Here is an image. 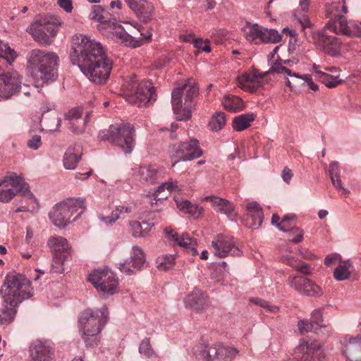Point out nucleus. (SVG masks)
Masks as SVG:
<instances>
[{"instance_id": "1a4fd4ad", "label": "nucleus", "mask_w": 361, "mask_h": 361, "mask_svg": "<svg viewBox=\"0 0 361 361\" xmlns=\"http://www.w3.org/2000/svg\"><path fill=\"white\" fill-rule=\"evenodd\" d=\"M47 245L53 254V269L56 272H62L64 269L61 267L71 259V247L68 240L61 236H51Z\"/></svg>"}, {"instance_id": "09e8293b", "label": "nucleus", "mask_w": 361, "mask_h": 361, "mask_svg": "<svg viewBox=\"0 0 361 361\" xmlns=\"http://www.w3.org/2000/svg\"><path fill=\"white\" fill-rule=\"evenodd\" d=\"M250 301L266 309L269 312L275 313L279 310V307L277 306L270 305L267 301L261 298H252L250 299Z\"/></svg>"}, {"instance_id": "4468645a", "label": "nucleus", "mask_w": 361, "mask_h": 361, "mask_svg": "<svg viewBox=\"0 0 361 361\" xmlns=\"http://www.w3.org/2000/svg\"><path fill=\"white\" fill-rule=\"evenodd\" d=\"M173 157L178 158L173 164V166L180 161H190L200 157L203 152L199 146V141L191 139L188 142H182L178 145H173L171 147Z\"/></svg>"}, {"instance_id": "79ce46f5", "label": "nucleus", "mask_w": 361, "mask_h": 361, "mask_svg": "<svg viewBox=\"0 0 361 361\" xmlns=\"http://www.w3.org/2000/svg\"><path fill=\"white\" fill-rule=\"evenodd\" d=\"M238 353V350L236 348L219 344L217 361H231Z\"/></svg>"}, {"instance_id": "8fccbe9b", "label": "nucleus", "mask_w": 361, "mask_h": 361, "mask_svg": "<svg viewBox=\"0 0 361 361\" xmlns=\"http://www.w3.org/2000/svg\"><path fill=\"white\" fill-rule=\"evenodd\" d=\"M331 183L336 190H341L342 194L347 197L350 194V191L343 186L340 173L330 177Z\"/></svg>"}, {"instance_id": "f03ea898", "label": "nucleus", "mask_w": 361, "mask_h": 361, "mask_svg": "<svg viewBox=\"0 0 361 361\" xmlns=\"http://www.w3.org/2000/svg\"><path fill=\"white\" fill-rule=\"evenodd\" d=\"M27 61L35 86H42L57 79L59 57L54 52L33 49L28 54Z\"/></svg>"}, {"instance_id": "6e6d98bb", "label": "nucleus", "mask_w": 361, "mask_h": 361, "mask_svg": "<svg viewBox=\"0 0 361 361\" xmlns=\"http://www.w3.org/2000/svg\"><path fill=\"white\" fill-rule=\"evenodd\" d=\"M27 145L28 148L37 150L42 145L41 136L39 135H33L30 139L27 140Z\"/></svg>"}, {"instance_id": "603ef678", "label": "nucleus", "mask_w": 361, "mask_h": 361, "mask_svg": "<svg viewBox=\"0 0 361 361\" xmlns=\"http://www.w3.org/2000/svg\"><path fill=\"white\" fill-rule=\"evenodd\" d=\"M165 189V185H163V183H161L159 186L157 187V189L152 195V197L154 198L151 199V204L152 207L154 206V204H157L158 202L161 203L163 200H164L167 197V195H161L159 197L160 193L162 191H164Z\"/></svg>"}, {"instance_id": "a211bd4d", "label": "nucleus", "mask_w": 361, "mask_h": 361, "mask_svg": "<svg viewBox=\"0 0 361 361\" xmlns=\"http://www.w3.org/2000/svg\"><path fill=\"white\" fill-rule=\"evenodd\" d=\"M288 284L298 293L309 297L320 296L323 294L322 288L311 279L303 276H290Z\"/></svg>"}, {"instance_id": "20e7f679", "label": "nucleus", "mask_w": 361, "mask_h": 361, "mask_svg": "<svg viewBox=\"0 0 361 361\" xmlns=\"http://www.w3.org/2000/svg\"><path fill=\"white\" fill-rule=\"evenodd\" d=\"M347 12L345 0L326 5V16L329 18V22L326 24L324 29L337 33V25H338L339 29L343 35L350 37H361V21L347 23L344 16Z\"/></svg>"}, {"instance_id": "5701e85b", "label": "nucleus", "mask_w": 361, "mask_h": 361, "mask_svg": "<svg viewBox=\"0 0 361 361\" xmlns=\"http://www.w3.org/2000/svg\"><path fill=\"white\" fill-rule=\"evenodd\" d=\"M30 357L32 361H53L54 350L50 343L45 341H36L30 347Z\"/></svg>"}, {"instance_id": "2eb2a0df", "label": "nucleus", "mask_w": 361, "mask_h": 361, "mask_svg": "<svg viewBox=\"0 0 361 361\" xmlns=\"http://www.w3.org/2000/svg\"><path fill=\"white\" fill-rule=\"evenodd\" d=\"M157 99L154 87L149 81H142L137 85L134 92L128 96L129 103L139 107L146 106Z\"/></svg>"}, {"instance_id": "49530a36", "label": "nucleus", "mask_w": 361, "mask_h": 361, "mask_svg": "<svg viewBox=\"0 0 361 361\" xmlns=\"http://www.w3.org/2000/svg\"><path fill=\"white\" fill-rule=\"evenodd\" d=\"M139 352L148 358L157 357V355L152 348L149 338H145L141 341L139 346Z\"/></svg>"}, {"instance_id": "774afa93", "label": "nucleus", "mask_w": 361, "mask_h": 361, "mask_svg": "<svg viewBox=\"0 0 361 361\" xmlns=\"http://www.w3.org/2000/svg\"><path fill=\"white\" fill-rule=\"evenodd\" d=\"M281 261L293 268H294L295 263L298 262V259L290 255L282 256Z\"/></svg>"}, {"instance_id": "bb28decb", "label": "nucleus", "mask_w": 361, "mask_h": 361, "mask_svg": "<svg viewBox=\"0 0 361 361\" xmlns=\"http://www.w3.org/2000/svg\"><path fill=\"white\" fill-rule=\"evenodd\" d=\"M343 354L346 361H361V336L349 338L348 343L344 346Z\"/></svg>"}, {"instance_id": "39448f33", "label": "nucleus", "mask_w": 361, "mask_h": 361, "mask_svg": "<svg viewBox=\"0 0 361 361\" xmlns=\"http://www.w3.org/2000/svg\"><path fill=\"white\" fill-rule=\"evenodd\" d=\"M135 130L129 123L122 122L111 125L108 129L101 130L99 137L101 140L111 142L120 148L125 154H130L135 145Z\"/></svg>"}, {"instance_id": "0eeeda50", "label": "nucleus", "mask_w": 361, "mask_h": 361, "mask_svg": "<svg viewBox=\"0 0 361 361\" xmlns=\"http://www.w3.org/2000/svg\"><path fill=\"white\" fill-rule=\"evenodd\" d=\"M1 297L21 303L33 295L30 281L23 274L12 271L8 273L0 289Z\"/></svg>"}, {"instance_id": "3c124183", "label": "nucleus", "mask_w": 361, "mask_h": 361, "mask_svg": "<svg viewBox=\"0 0 361 361\" xmlns=\"http://www.w3.org/2000/svg\"><path fill=\"white\" fill-rule=\"evenodd\" d=\"M295 219V215L294 214H286L285 215L279 224L277 225L278 229L281 231H287V228H289L292 226L291 221Z\"/></svg>"}, {"instance_id": "de8ad7c7", "label": "nucleus", "mask_w": 361, "mask_h": 361, "mask_svg": "<svg viewBox=\"0 0 361 361\" xmlns=\"http://www.w3.org/2000/svg\"><path fill=\"white\" fill-rule=\"evenodd\" d=\"M288 75H290V77L300 78V79L304 80L307 84L310 89H311L312 90H313L314 92H316L319 89V86L313 82V80L310 75H307V74L300 75L297 73H293L292 71H291L290 74H288Z\"/></svg>"}, {"instance_id": "680f3d73", "label": "nucleus", "mask_w": 361, "mask_h": 361, "mask_svg": "<svg viewBox=\"0 0 361 361\" xmlns=\"http://www.w3.org/2000/svg\"><path fill=\"white\" fill-rule=\"evenodd\" d=\"M194 45L198 49L204 51L205 52H210V44L208 40L203 41L202 39H196L194 41Z\"/></svg>"}, {"instance_id": "e2e57ef3", "label": "nucleus", "mask_w": 361, "mask_h": 361, "mask_svg": "<svg viewBox=\"0 0 361 361\" xmlns=\"http://www.w3.org/2000/svg\"><path fill=\"white\" fill-rule=\"evenodd\" d=\"M202 211L203 209L202 207H200L196 204H193L190 202V205H188L185 212L188 213L192 216H199L202 212Z\"/></svg>"}, {"instance_id": "ea45409f", "label": "nucleus", "mask_w": 361, "mask_h": 361, "mask_svg": "<svg viewBox=\"0 0 361 361\" xmlns=\"http://www.w3.org/2000/svg\"><path fill=\"white\" fill-rule=\"evenodd\" d=\"M352 267V262L350 260L343 262L339 264L334 271V277L338 281H345L349 279L350 272L349 269Z\"/></svg>"}, {"instance_id": "4d7b16f0", "label": "nucleus", "mask_w": 361, "mask_h": 361, "mask_svg": "<svg viewBox=\"0 0 361 361\" xmlns=\"http://www.w3.org/2000/svg\"><path fill=\"white\" fill-rule=\"evenodd\" d=\"M298 326L300 333H307L314 330V324L311 320H300L298 322Z\"/></svg>"}, {"instance_id": "bf43d9fd", "label": "nucleus", "mask_w": 361, "mask_h": 361, "mask_svg": "<svg viewBox=\"0 0 361 361\" xmlns=\"http://www.w3.org/2000/svg\"><path fill=\"white\" fill-rule=\"evenodd\" d=\"M298 20L300 24L302 30L304 32V35L307 37V32L306 31V30L310 29L312 26V23L309 18L307 17V16L302 15L300 17L298 18Z\"/></svg>"}, {"instance_id": "4be33fe9", "label": "nucleus", "mask_w": 361, "mask_h": 361, "mask_svg": "<svg viewBox=\"0 0 361 361\" xmlns=\"http://www.w3.org/2000/svg\"><path fill=\"white\" fill-rule=\"evenodd\" d=\"M103 28L102 32L107 37L119 39L121 42L125 43L126 45L132 47L139 46L137 42L135 41L133 37L129 35L120 24L111 20L109 25L103 26Z\"/></svg>"}, {"instance_id": "6e6552de", "label": "nucleus", "mask_w": 361, "mask_h": 361, "mask_svg": "<svg viewBox=\"0 0 361 361\" xmlns=\"http://www.w3.org/2000/svg\"><path fill=\"white\" fill-rule=\"evenodd\" d=\"M18 193L23 196L35 197L22 177L17 176L15 173H8L0 182V201L8 202Z\"/></svg>"}, {"instance_id": "f8f14e48", "label": "nucleus", "mask_w": 361, "mask_h": 361, "mask_svg": "<svg viewBox=\"0 0 361 361\" xmlns=\"http://www.w3.org/2000/svg\"><path fill=\"white\" fill-rule=\"evenodd\" d=\"M312 39L319 49L331 56L341 54V41L336 36L328 35L324 31L312 32Z\"/></svg>"}, {"instance_id": "f257e3e1", "label": "nucleus", "mask_w": 361, "mask_h": 361, "mask_svg": "<svg viewBox=\"0 0 361 361\" xmlns=\"http://www.w3.org/2000/svg\"><path fill=\"white\" fill-rule=\"evenodd\" d=\"M70 59L95 84L105 83L112 69V61L106 55L100 43L81 36L80 41L74 42Z\"/></svg>"}, {"instance_id": "393cba45", "label": "nucleus", "mask_w": 361, "mask_h": 361, "mask_svg": "<svg viewBox=\"0 0 361 361\" xmlns=\"http://www.w3.org/2000/svg\"><path fill=\"white\" fill-rule=\"evenodd\" d=\"M2 305L0 308V324L7 325L14 321L17 314V307L20 304L8 297H1Z\"/></svg>"}, {"instance_id": "f704fd0d", "label": "nucleus", "mask_w": 361, "mask_h": 361, "mask_svg": "<svg viewBox=\"0 0 361 361\" xmlns=\"http://www.w3.org/2000/svg\"><path fill=\"white\" fill-rule=\"evenodd\" d=\"M222 104L225 109L231 112H238L245 108L243 99L234 95L225 96L222 100Z\"/></svg>"}, {"instance_id": "2f4dec72", "label": "nucleus", "mask_w": 361, "mask_h": 361, "mask_svg": "<svg viewBox=\"0 0 361 361\" xmlns=\"http://www.w3.org/2000/svg\"><path fill=\"white\" fill-rule=\"evenodd\" d=\"M255 75H252L251 73H245L238 76L237 82L238 87L249 92H255L258 87L260 86L259 84L255 82Z\"/></svg>"}, {"instance_id": "a878e982", "label": "nucleus", "mask_w": 361, "mask_h": 361, "mask_svg": "<svg viewBox=\"0 0 361 361\" xmlns=\"http://www.w3.org/2000/svg\"><path fill=\"white\" fill-rule=\"evenodd\" d=\"M163 169L154 166H142L138 171L140 181L152 185L159 183L163 178Z\"/></svg>"}, {"instance_id": "0e129e2a", "label": "nucleus", "mask_w": 361, "mask_h": 361, "mask_svg": "<svg viewBox=\"0 0 361 361\" xmlns=\"http://www.w3.org/2000/svg\"><path fill=\"white\" fill-rule=\"evenodd\" d=\"M59 6L65 11L71 13L73 10V4L71 0H58Z\"/></svg>"}, {"instance_id": "72a5a7b5", "label": "nucleus", "mask_w": 361, "mask_h": 361, "mask_svg": "<svg viewBox=\"0 0 361 361\" xmlns=\"http://www.w3.org/2000/svg\"><path fill=\"white\" fill-rule=\"evenodd\" d=\"M130 226L134 237H145L149 233L154 224L144 221L142 222L133 221L130 222Z\"/></svg>"}, {"instance_id": "5fc2aeb1", "label": "nucleus", "mask_w": 361, "mask_h": 361, "mask_svg": "<svg viewBox=\"0 0 361 361\" xmlns=\"http://www.w3.org/2000/svg\"><path fill=\"white\" fill-rule=\"evenodd\" d=\"M295 271L303 274L305 275H311L312 274V270L310 269V264L307 263H305L304 262L298 261L295 263L294 268Z\"/></svg>"}, {"instance_id": "37998d69", "label": "nucleus", "mask_w": 361, "mask_h": 361, "mask_svg": "<svg viewBox=\"0 0 361 361\" xmlns=\"http://www.w3.org/2000/svg\"><path fill=\"white\" fill-rule=\"evenodd\" d=\"M225 125V114L221 111L215 113L209 122V126L213 131L220 130Z\"/></svg>"}, {"instance_id": "412c9836", "label": "nucleus", "mask_w": 361, "mask_h": 361, "mask_svg": "<svg viewBox=\"0 0 361 361\" xmlns=\"http://www.w3.org/2000/svg\"><path fill=\"white\" fill-rule=\"evenodd\" d=\"M164 233L169 240L173 243V245H179L183 247L188 253L192 256L198 254L196 248L197 240L196 239L190 237L188 233H183L179 235L177 232L171 228H166Z\"/></svg>"}, {"instance_id": "7c9ffc66", "label": "nucleus", "mask_w": 361, "mask_h": 361, "mask_svg": "<svg viewBox=\"0 0 361 361\" xmlns=\"http://www.w3.org/2000/svg\"><path fill=\"white\" fill-rule=\"evenodd\" d=\"M90 18L99 23L97 27L100 31H102L104 29L103 26L109 25V22L111 20L110 15L99 5H95L92 7Z\"/></svg>"}, {"instance_id": "c03bdc74", "label": "nucleus", "mask_w": 361, "mask_h": 361, "mask_svg": "<svg viewBox=\"0 0 361 361\" xmlns=\"http://www.w3.org/2000/svg\"><path fill=\"white\" fill-rule=\"evenodd\" d=\"M175 257L174 255H164L157 257L156 260L157 268L162 271L168 270L174 264Z\"/></svg>"}, {"instance_id": "052dcab7", "label": "nucleus", "mask_w": 361, "mask_h": 361, "mask_svg": "<svg viewBox=\"0 0 361 361\" xmlns=\"http://www.w3.org/2000/svg\"><path fill=\"white\" fill-rule=\"evenodd\" d=\"M82 111L78 107H75L71 109L66 114V118L68 121H73L79 119L82 116Z\"/></svg>"}, {"instance_id": "6ab92c4d", "label": "nucleus", "mask_w": 361, "mask_h": 361, "mask_svg": "<svg viewBox=\"0 0 361 361\" xmlns=\"http://www.w3.org/2000/svg\"><path fill=\"white\" fill-rule=\"evenodd\" d=\"M212 245L214 249V255L220 258H224L228 255L240 256L242 251L228 237L223 234H219L212 241Z\"/></svg>"}, {"instance_id": "9d476101", "label": "nucleus", "mask_w": 361, "mask_h": 361, "mask_svg": "<svg viewBox=\"0 0 361 361\" xmlns=\"http://www.w3.org/2000/svg\"><path fill=\"white\" fill-rule=\"evenodd\" d=\"M88 281L104 295H113L118 285L116 274L108 269L94 270L89 275Z\"/></svg>"}, {"instance_id": "cd10ccee", "label": "nucleus", "mask_w": 361, "mask_h": 361, "mask_svg": "<svg viewBox=\"0 0 361 361\" xmlns=\"http://www.w3.org/2000/svg\"><path fill=\"white\" fill-rule=\"evenodd\" d=\"M219 344L208 346L206 343H200L194 348V354L203 361H217Z\"/></svg>"}, {"instance_id": "473e14b6", "label": "nucleus", "mask_w": 361, "mask_h": 361, "mask_svg": "<svg viewBox=\"0 0 361 361\" xmlns=\"http://www.w3.org/2000/svg\"><path fill=\"white\" fill-rule=\"evenodd\" d=\"M273 73H277V74H290L291 70L288 69V68L285 66H282L281 63L275 62L274 64L271 66V68L269 69V71L264 72V73H259V71L257 69H254L252 71V73H251L252 75H255V82L259 84L258 79L259 78H264L267 77V75Z\"/></svg>"}, {"instance_id": "423d86ee", "label": "nucleus", "mask_w": 361, "mask_h": 361, "mask_svg": "<svg viewBox=\"0 0 361 361\" xmlns=\"http://www.w3.org/2000/svg\"><path fill=\"white\" fill-rule=\"evenodd\" d=\"M86 209L83 198H68L57 203L49 213L54 226L61 228L76 221Z\"/></svg>"}, {"instance_id": "c756f323", "label": "nucleus", "mask_w": 361, "mask_h": 361, "mask_svg": "<svg viewBox=\"0 0 361 361\" xmlns=\"http://www.w3.org/2000/svg\"><path fill=\"white\" fill-rule=\"evenodd\" d=\"M82 152L80 146L68 147L64 154L63 166L68 170L75 169L81 159Z\"/></svg>"}, {"instance_id": "9b49d317", "label": "nucleus", "mask_w": 361, "mask_h": 361, "mask_svg": "<svg viewBox=\"0 0 361 361\" xmlns=\"http://www.w3.org/2000/svg\"><path fill=\"white\" fill-rule=\"evenodd\" d=\"M246 39L255 44L278 43L281 39V35L274 29H267L257 24L247 25L245 28Z\"/></svg>"}, {"instance_id": "c9c22d12", "label": "nucleus", "mask_w": 361, "mask_h": 361, "mask_svg": "<svg viewBox=\"0 0 361 361\" xmlns=\"http://www.w3.org/2000/svg\"><path fill=\"white\" fill-rule=\"evenodd\" d=\"M205 200H210L212 205L216 207L217 211L229 216L234 210L233 204L227 200L217 197H206Z\"/></svg>"}, {"instance_id": "c85d7f7f", "label": "nucleus", "mask_w": 361, "mask_h": 361, "mask_svg": "<svg viewBox=\"0 0 361 361\" xmlns=\"http://www.w3.org/2000/svg\"><path fill=\"white\" fill-rule=\"evenodd\" d=\"M247 215L252 219V223H246L245 225L252 228H258L264 219V212L262 207L256 201L249 202L246 206Z\"/></svg>"}, {"instance_id": "a19ab883", "label": "nucleus", "mask_w": 361, "mask_h": 361, "mask_svg": "<svg viewBox=\"0 0 361 361\" xmlns=\"http://www.w3.org/2000/svg\"><path fill=\"white\" fill-rule=\"evenodd\" d=\"M318 78L329 88H334L345 82L339 75H331L323 71L318 72Z\"/></svg>"}, {"instance_id": "864d4df0", "label": "nucleus", "mask_w": 361, "mask_h": 361, "mask_svg": "<svg viewBox=\"0 0 361 361\" xmlns=\"http://www.w3.org/2000/svg\"><path fill=\"white\" fill-rule=\"evenodd\" d=\"M14 54V50L11 49L8 44L0 42V57L8 61L10 57H13Z\"/></svg>"}, {"instance_id": "69168bd1", "label": "nucleus", "mask_w": 361, "mask_h": 361, "mask_svg": "<svg viewBox=\"0 0 361 361\" xmlns=\"http://www.w3.org/2000/svg\"><path fill=\"white\" fill-rule=\"evenodd\" d=\"M281 177L284 182L289 184L293 177L292 171L289 168L285 167L282 171Z\"/></svg>"}, {"instance_id": "e433bc0d", "label": "nucleus", "mask_w": 361, "mask_h": 361, "mask_svg": "<svg viewBox=\"0 0 361 361\" xmlns=\"http://www.w3.org/2000/svg\"><path fill=\"white\" fill-rule=\"evenodd\" d=\"M255 118V115L252 113L243 114L238 116L233 120V128L236 131H242L247 128Z\"/></svg>"}, {"instance_id": "a18cd8bd", "label": "nucleus", "mask_w": 361, "mask_h": 361, "mask_svg": "<svg viewBox=\"0 0 361 361\" xmlns=\"http://www.w3.org/2000/svg\"><path fill=\"white\" fill-rule=\"evenodd\" d=\"M288 233V238L294 243H299L303 240L304 232L299 227L290 226L285 231Z\"/></svg>"}, {"instance_id": "13d9d810", "label": "nucleus", "mask_w": 361, "mask_h": 361, "mask_svg": "<svg viewBox=\"0 0 361 361\" xmlns=\"http://www.w3.org/2000/svg\"><path fill=\"white\" fill-rule=\"evenodd\" d=\"M310 320L314 324V325L315 324L319 327H323L324 326L321 324V323L323 322V314L322 312V310H314L312 313Z\"/></svg>"}, {"instance_id": "338daca9", "label": "nucleus", "mask_w": 361, "mask_h": 361, "mask_svg": "<svg viewBox=\"0 0 361 361\" xmlns=\"http://www.w3.org/2000/svg\"><path fill=\"white\" fill-rule=\"evenodd\" d=\"M329 173L330 177L340 173L339 165L337 161H333L329 164Z\"/></svg>"}, {"instance_id": "7ed1b4c3", "label": "nucleus", "mask_w": 361, "mask_h": 361, "mask_svg": "<svg viewBox=\"0 0 361 361\" xmlns=\"http://www.w3.org/2000/svg\"><path fill=\"white\" fill-rule=\"evenodd\" d=\"M109 312L106 306L99 310L87 309L80 313L78 322L80 331L87 347L94 348L100 342V333L106 323Z\"/></svg>"}, {"instance_id": "4c0bfd02", "label": "nucleus", "mask_w": 361, "mask_h": 361, "mask_svg": "<svg viewBox=\"0 0 361 361\" xmlns=\"http://www.w3.org/2000/svg\"><path fill=\"white\" fill-rule=\"evenodd\" d=\"M182 96L183 90L178 87L173 89L171 93V103L173 113L176 115L178 119V116H183V111L182 108Z\"/></svg>"}, {"instance_id": "b1692460", "label": "nucleus", "mask_w": 361, "mask_h": 361, "mask_svg": "<svg viewBox=\"0 0 361 361\" xmlns=\"http://www.w3.org/2000/svg\"><path fill=\"white\" fill-rule=\"evenodd\" d=\"M186 307L202 312L209 305L208 295L200 289L195 288L184 299Z\"/></svg>"}, {"instance_id": "ddd939ff", "label": "nucleus", "mask_w": 361, "mask_h": 361, "mask_svg": "<svg viewBox=\"0 0 361 361\" xmlns=\"http://www.w3.org/2000/svg\"><path fill=\"white\" fill-rule=\"evenodd\" d=\"M21 79L16 71L0 69V100L9 99L20 92Z\"/></svg>"}, {"instance_id": "aec40b11", "label": "nucleus", "mask_w": 361, "mask_h": 361, "mask_svg": "<svg viewBox=\"0 0 361 361\" xmlns=\"http://www.w3.org/2000/svg\"><path fill=\"white\" fill-rule=\"evenodd\" d=\"M146 265V259L143 250L137 245L133 246L129 259L121 263L119 269L128 275L134 274L137 271L141 270Z\"/></svg>"}, {"instance_id": "dca6fc26", "label": "nucleus", "mask_w": 361, "mask_h": 361, "mask_svg": "<svg viewBox=\"0 0 361 361\" xmlns=\"http://www.w3.org/2000/svg\"><path fill=\"white\" fill-rule=\"evenodd\" d=\"M57 32L56 26L49 21H37L29 27V32L34 39L41 44H50Z\"/></svg>"}, {"instance_id": "58836bf2", "label": "nucleus", "mask_w": 361, "mask_h": 361, "mask_svg": "<svg viewBox=\"0 0 361 361\" xmlns=\"http://www.w3.org/2000/svg\"><path fill=\"white\" fill-rule=\"evenodd\" d=\"M153 13L152 5L146 0H141L140 8L135 13L137 18L145 23L148 22L152 19Z\"/></svg>"}, {"instance_id": "f3484780", "label": "nucleus", "mask_w": 361, "mask_h": 361, "mask_svg": "<svg viewBox=\"0 0 361 361\" xmlns=\"http://www.w3.org/2000/svg\"><path fill=\"white\" fill-rule=\"evenodd\" d=\"M185 92V102L183 116H178V121H187L191 117L192 108L195 106V98L199 94V86L193 78H188L185 83L180 87Z\"/></svg>"}]
</instances>
